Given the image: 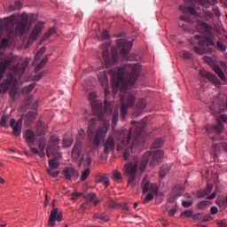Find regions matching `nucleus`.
<instances>
[{
	"label": "nucleus",
	"mask_w": 227,
	"mask_h": 227,
	"mask_svg": "<svg viewBox=\"0 0 227 227\" xmlns=\"http://www.w3.org/2000/svg\"><path fill=\"white\" fill-rule=\"evenodd\" d=\"M134 134H135V138L133 140L131 147L124 151V154H123L124 160H129V157H130V151L134 153L136 152V149L137 148V146H139V143H140L139 137H141V136L143 135L142 124H139L136 127Z\"/></svg>",
	"instance_id": "nucleus-8"
},
{
	"label": "nucleus",
	"mask_w": 227,
	"mask_h": 227,
	"mask_svg": "<svg viewBox=\"0 0 227 227\" xmlns=\"http://www.w3.org/2000/svg\"><path fill=\"white\" fill-rule=\"evenodd\" d=\"M73 159H77L81 157V145L79 144L75 145L72 151Z\"/></svg>",
	"instance_id": "nucleus-35"
},
{
	"label": "nucleus",
	"mask_w": 227,
	"mask_h": 227,
	"mask_svg": "<svg viewBox=\"0 0 227 227\" xmlns=\"http://www.w3.org/2000/svg\"><path fill=\"white\" fill-rule=\"evenodd\" d=\"M13 19L6 18L5 20H0V49H6L10 45V40H12V35H8L7 36L3 37V29H5L7 33H10L13 29ZM14 58L5 59L0 61V81L4 76L6 70H12V72H18L19 66L14 65Z\"/></svg>",
	"instance_id": "nucleus-1"
},
{
	"label": "nucleus",
	"mask_w": 227,
	"mask_h": 227,
	"mask_svg": "<svg viewBox=\"0 0 227 227\" xmlns=\"http://www.w3.org/2000/svg\"><path fill=\"white\" fill-rule=\"evenodd\" d=\"M183 57L184 58V59H191V58H192V55H191V53L187 51H183Z\"/></svg>",
	"instance_id": "nucleus-62"
},
{
	"label": "nucleus",
	"mask_w": 227,
	"mask_h": 227,
	"mask_svg": "<svg viewBox=\"0 0 227 227\" xmlns=\"http://www.w3.org/2000/svg\"><path fill=\"white\" fill-rule=\"evenodd\" d=\"M208 19H214V14L210 11L205 12V20H208Z\"/></svg>",
	"instance_id": "nucleus-60"
},
{
	"label": "nucleus",
	"mask_w": 227,
	"mask_h": 227,
	"mask_svg": "<svg viewBox=\"0 0 227 227\" xmlns=\"http://www.w3.org/2000/svg\"><path fill=\"white\" fill-rule=\"evenodd\" d=\"M47 61H49V55H46L40 62L39 64L35 67V72H40L45 65H47Z\"/></svg>",
	"instance_id": "nucleus-30"
},
{
	"label": "nucleus",
	"mask_w": 227,
	"mask_h": 227,
	"mask_svg": "<svg viewBox=\"0 0 227 227\" xmlns=\"http://www.w3.org/2000/svg\"><path fill=\"white\" fill-rule=\"evenodd\" d=\"M113 77H117L119 82L115 83V88L121 84V91L125 93L129 86H134L137 77H139V67L137 65H125L122 67L110 71Z\"/></svg>",
	"instance_id": "nucleus-2"
},
{
	"label": "nucleus",
	"mask_w": 227,
	"mask_h": 227,
	"mask_svg": "<svg viewBox=\"0 0 227 227\" xmlns=\"http://www.w3.org/2000/svg\"><path fill=\"white\" fill-rule=\"evenodd\" d=\"M25 118V123H31L36 118V112H28Z\"/></svg>",
	"instance_id": "nucleus-37"
},
{
	"label": "nucleus",
	"mask_w": 227,
	"mask_h": 227,
	"mask_svg": "<svg viewBox=\"0 0 227 227\" xmlns=\"http://www.w3.org/2000/svg\"><path fill=\"white\" fill-rule=\"evenodd\" d=\"M200 47L201 48L198 46H194L193 47L194 52H196V54H200V56H203V54H207V48H205V46H200Z\"/></svg>",
	"instance_id": "nucleus-41"
},
{
	"label": "nucleus",
	"mask_w": 227,
	"mask_h": 227,
	"mask_svg": "<svg viewBox=\"0 0 227 227\" xmlns=\"http://www.w3.org/2000/svg\"><path fill=\"white\" fill-rule=\"evenodd\" d=\"M169 166L163 165L160 170V178H164L166 175L168 174V171H169Z\"/></svg>",
	"instance_id": "nucleus-44"
},
{
	"label": "nucleus",
	"mask_w": 227,
	"mask_h": 227,
	"mask_svg": "<svg viewBox=\"0 0 227 227\" xmlns=\"http://www.w3.org/2000/svg\"><path fill=\"white\" fill-rule=\"evenodd\" d=\"M203 60L205 61V63H207V65H209V67H212V65H214V60L212 59V58H210L208 56L203 57Z\"/></svg>",
	"instance_id": "nucleus-54"
},
{
	"label": "nucleus",
	"mask_w": 227,
	"mask_h": 227,
	"mask_svg": "<svg viewBox=\"0 0 227 227\" xmlns=\"http://www.w3.org/2000/svg\"><path fill=\"white\" fill-rule=\"evenodd\" d=\"M99 220L104 221V223H108L109 215H106V213H102L101 215H99Z\"/></svg>",
	"instance_id": "nucleus-56"
},
{
	"label": "nucleus",
	"mask_w": 227,
	"mask_h": 227,
	"mask_svg": "<svg viewBox=\"0 0 227 227\" xmlns=\"http://www.w3.org/2000/svg\"><path fill=\"white\" fill-rule=\"evenodd\" d=\"M96 182H98V184H104L106 187L109 186V179L104 175L98 176L96 177Z\"/></svg>",
	"instance_id": "nucleus-32"
},
{
	"label": "nucleus",
	"mask_w": 227,
	"mask_h": 227,
	"mask_svg": "<svg viewBox=\"0 0 227 227\" xmlns=\"http://www.w3.org/2000/svg\"><path fill=\"white\" fill-rule=\"evenodd\" d=\"M90 169L87 168L85 169L81 176V182H84V180H86V178H88L90 176Z\"/></svg>",
	"instance_id": "nucleus-48"
},
{
	"label": "nucleus",
	"mask_w": 227,
	"mask_h": 227,
	"mask_svg": "<svg viewBox=\"0 0 227 227\" xmlns=\"http://www.w3.org/2000/svg\"><path fill=\"white\" fill-rule=\"evenodd\" d=\"M195 38H197V40H200L198 42V45H200V47H205V45H207V52H209L210 54L211 52H214V50L211 47H215V43H214V40H212V38L201 37V35H196Z\"/></svg>",
	"instance_id": "nucleus-14"
},
{
	"label": "nucleus",
	"mask_w": 227,
	"mask_h": 227,
	"mask_svg": "<svg viewBox=\"0 0 227 227\" xmlns=\"http://www.w3.org/2000/svg\"><path fill=\"white\" fill-rule=\"evenodd\" d=\"M132 137V129L129 130L128 134H125L123 132L120 133V137H118V140L121 141L119 144H117V152H121L123 148L130 143V138Z\"/></svg>",
	"instance_id": "nucleus-12"
},
{
	"label": "nucleus",
	"mask_w": 227,
	"mask_h": 227,
	"mask_svg": "<svg viewBox=\"0 0 227 227\" xmlns=\"http://www.w3.org/2000/svg\"><path fill=\"white\" fill-rule=\"evenodd\" d=\"M25 139L27 143L28 146L30 147L31 152L35 155H39L41 159H43L45 157V145H47V140L45 139V137H41L38 139V148L33 147L35 146V141L36 139V134L33 132L31 129H27L25 133Z\"/></svg>",
	"instance_id": "nucleus-5"
},
{
	"label": "nucleus",
	"mask_w": 227,
	"mask_h": 227,
	"mask_svg": "<svg viewBox=\"0 0 227 227\" xmlns=\"http://www.w3.org/2000/svg\"><path fill=\"white\" fill-rule=\"evenodd\" d=\"M95 200H97V193L91 192V193L87 194V202L86 203L95 201Z\"/></svg>",
	"instance_id": "nucleus-49"
},
{
	"label": "nucleus",
	"mask_w": 227,
	"mask_h": 227,
	"mask_svg": "<svg viewBox=\"0 0 227 227\" xmlns=\"http://www.w3.org/2000/svg\"><path fill=\"white\" fill-rule=\"evenodd\" d=\"M192 200H184L182 205L184 207V208H189V207H192Z\"/></svg>",
	"instance_id": "nucleus-58"
},
{
	"label": "nucleus",
	"mask_w": 227,
	"mask_h": 227,
	"mask_svg": "<svg viewBox=\"0 0 227 227\" xmlns=\"http://www.w3.org/2000/svg\"><path fill=\"white\" fill-rule=\"evenodd\" d=\"M124 175L129 176V184H134L138 171H143V158L134 156L133 160L124 165Z\"/></svg>",
	"instance_id": "nucleus-7"
},
{
	"label": "nucleus",
	"mask_w": 227,
	"mask_h": 227,
	"mask_svg": "<svg viewBox=\"0 0 227 227\" xmlns=\"http://www.w3.org/2000/svg\"><path fill=\"white\" fill-rule=\"evenodd\" d=\"M165 140L162 137L156 138L154 142L153 143L152 148L157 149V148H162L164 146Z\"/></svg>",
	"instance_id": "nucleus-33"
},
{
	"label": "nucleus",
	"mask_w": 227,
	"mask_h": 227,
	"mask_svg": "<svg viewBox=\"0 0 227 227\" xmlns=\"http://www.w3.org/2000/svg\"><path fill=\"white\" fill-rule=\"evenodd\" d=\"M192 210H186V211H184L181 215L182 217H192Z\"/></svg>",
	"instance_id": "nucleus-57"
},
{
	"label": "nucleus",
	"mask_w": 227,
	"mask_h": 227,
	"mask_svg": "<svg viewBox=\"0 0 227 227\" xmlns=\"http://www.w3.org/2000/svg\"><path fill=\"white\" fill-rule=\"evenodd\" d=\"M129 207L130 205L129 203H124L121 205L120 208L122 212H124V214H127V212H130Z\"/></svg>",
	"instance_id": "nucleus-50"
},
{
	"label": "nucleus",
	"mask_w": 227,
	"mask_h": 227,
	"mask_svg": "<svg viewBox=\"0 0 227 227\" xmlns=\"http://www.w3.org/2000/svg\"><path fill=\"white\" fill-rule=\"evenodd\" d=\"M104 207H106V208H108V210H118L121 207V204L117 203L116 201H114V200H113V198L109 197L106 200Z\"/></svg>",
	"instance_id": "nucleus-24"
},
{
	"label": "nucleus",
	"mask_w": 227,
	"mask_h": 227,
	"mask_svg": "<svg viewBox=\"0 0 227 227\" xmlns=\"http://www.w3.org/2000/svg\"><path fill=\"white\" fill-rule=\"evenodd\" d=\"M136 100V97L134 95L129 94L128 96L127 103L121 102V120H125V116L129 113V107H132L134 106V101Z\"/></svg>",
	"instance_id": "nucleus-13"
},
{
	"label": "nucleus",
	"mask_w": 227,
	"mask_h": 227,
	"mask_svg": "<svg viewBox=\"0 0 227 227\" xmlns=\"http://www.w3.org/2000/svg\"><path fill=\"white\" fill-rule=\"evenodd\" d=\"M42 29H43V22L39 21L34 27V29L28 37L27 43H33V42H36V40H38V36H40V33H42Z\"/></svg>",
	"instance_id": "nucleus-16"
},
{
	"label": "nucleus",
	"mask_w": 227,
	"mask_h": 227,
	"mask_svg": "<svg viewBox=\"0 0 227 227\" xmlns=\"http://www.w3.org/2000/svg\"><path fill=\"white\" fill-rule=\"evenodd\" d=\"M84 165L85 166H91V156L88 153L86 155L85 160H84Z\"/></svg>",
	"instance_id": "nucleus-59"
},
{
	"label": "nucleus",
	"mask_w": 227,
	"mask_h": 227,
	"mask_svg": "<svg viewBox=\"0 0 227 227\" xmlns=\"http://www.w3.org/2000/svg\"><path fill=\"white\" fill-rule=\"evenodd\" d=\"M206 131L207 136L213 140L214 137H212V134H214V132H216V134H223V132H224V125H223V123H221V121H218V123L216 125H207L206 126Z\"/></svg>",
	"instance_id": "nucleus-15"
},
{
	"label": "nucleus",
	"mask_w": 227,
	"mask_h": 227,
	"mask_svg": "<svg viewBox=\"0 0 227 227\" xmlns=\"http://www.w3.org/2000/svg\"><path fill=\"white\" fill-rule=\"evenodd\" d=\"M22 3L20 1L15 2L14 5H10V10H20Z\"/></svg>",
	"instance_id": "nucleus-52"
},
{
	"label": "nucleus",
	"mask_w": 227,
	"mask_h": 227,
	"mask_svg": "<svg viewBox=\"0 0 227 227\" xmlns=\"http://www.w3.org/2000/svg\"><path fill=\"white\" fill-rule=\"evenodd\" d=\"M119 116H120V114L118 113V110H114L112 115V123L114 127H116V125H118Z\"/></svg>",
	"instance_id": "nucleus-42"
},
{
	"label": "nucleus",
	"mask_w": 227,
	"mask_h": 227,
	"mask_svg": "<svg viewBox=\"0 0 227 227\" xmlns=\"http://www.w3.org/2000/svg\"><path fill=\"white\" fill-rule=\"evenodd\" d=\"M15 123H17V121L15 119H12L10 121V127L12 128L14 136H20V134L22 133V126H19Z\"/></svg>",
	"instance_id": "nucleus-25"
},
{
	"label": "nucleus",
	"mask_w": 227,
	"mask_h": 227,
	"mask_svg": "<svg viewBox=\"0 0 227 227\" xmlns=\"http://www.w3.org/2000/svg\"><path fill=\"white\" fill-rule=\"evenodd\" d=\"M27 27V20H23L19 21L17 24V30L20 33V35H24L26 33V27Z\"/></svg>",
	"instance_id": "nucleus-27"
},
{
	"label": "nucleus",
	"mask_w": 227,
	"mask_h": 227,
	"mask_svg": "<svg viewBox=\"0 0 227 227\" xmlns=\"http://www.w3.org/2000/svg\"><path fill=\"white\" fill-rule=\"evenodd\" d=\"M113 178L114 180H121V172L118 170H114Z\"/></svg>",
	"instance_id": "nucleus-53"
},
{
	"label": "nucleus",
	"mask_w": 227,
	"mask_h": 227,
	"mask_svg": "<svg viewBox=\"0 0 227 227\" xmlns=\"http://www.w3.org/2000/svg\"><path fill=\"white\" fill-rule=\"evenodd\" d=\"M221 146L224 152L227 153V143L226 142H221Z\"/></svg>",
	"instance_id": "nucleus-64"
},
{
	"label": "nucleus",
	"mask_w": 227,
	"mask_h": 227,
	"mask_svg": "<svg viewBox=\"0 0 227 227\" xmlns=\"http://www.w3.org/2000/svg\"><path fill=\"white\" fill-rule=\"evenodd\" d=\"M141 113H143V103H138V105L136 106L133 114L134 116H140Z\"/></svg>",
	"instance_id": "nucleus-43"
},
{
	"label": "nucleus",
	"mask_w": 227,
	"mask_h": 227,
	"mask_svg": "<svg viewBox=\"0 0 227 227\" xmlns=\"http://www.w3.org/2000/svg\"><path fill=\"white\" fill-rule=\"evenodd\" d=\"M15 78H13V76L11 74L8 76V79L4 80L3 82L0 83V88L3 93H6V91L10 90V86L13 84Z\"/></svg>",
	"instance_id": "nucleus-23"
},
{
	"label": "nucleus",
	"mask_w": 227,
	"mask_h": 227,
	"mask_svg": "<svg viewBox=\"0 0 227 227\" xmlns=\"http://www.w3.org/2000/svg\"><path fill=\"white\" fill-rule=\"evenodd\" d=\"M152 157V153L151 152H147L144 154V160H143V164L145 166V164H148L150 158Z\"/></svg>",
	"instance_id": "nucleus-51"
},
{
	"label": "nucleus",
	"mask_w": 227,
	"mask_h": 227,
	"mask_svg": "<svg viewBox=\"0 0 227 227\" xmlns=\"http://www.w3.org/2000/svg\"><path fill=\"white\" fill-rule=\"evenodd\" d=\"M185 5H179V10L183 13H191L192 15H198L196 8L194 7V2L192 0H184Z\"/></svg>",
	"instance_id": "nucleus-21"
},
{
	"label": "nucleus",
	"mask_w": 227,
	"mask_h": 227,
	"mask_svg": "<svg viewBox=\"0 0 227 227\" xmlns=\"http://www.w3.org/2000/svg\"><path fill=\"white\" fill-rule=\"evenodd\" d=\"M90 116H91V114L88 113V109H83V118H85V120H88Z\"/></svg>",
	"instance_id": "nucleus-63"
},
{
	"label": "nucleus",
	"mask_w": 227,
	"mask_h": 227,
	"mask_svg": "<svg viewBox=\"0 0 227 227\" xmlns=\"http://www.w3.org/2000/svg\"><path fill=\"white\" fill-rule=\"evenodd\" d=\"M98 79L103 88L104 86H106V84H108L109 82V81L107 80V75L104 73L99 74L98 75Z\"/></svg>",
	"instance_id": "nucleus-34"
},
{
	"label": "nucleus",
	"mask_w": 227,
	"mask_h": 227,
	"mask_svg": "<svg viewBox=\"0 0 227 227\" xmlns=\"http://www.w3.org/2000/svg\"><path fill=\"white\" fill-rule=\"evenodd\" d=\"M143 191L144 192H148L144 200L145 203H148L153 200L155 195H157L159 187L156 184H151L150 182L145 181Z\"/></svg>",
	"instance_id": "nucleus-10"
},
{
	"label": "nucleus",
	"mask_w": 227,
	"mask_h": 227,
	"mask_svg": "<svg viewBox=\"0 0 227 227\" xmlns=\"http://www.w3.org/2000/svg\"><path fill=\"white\" fill-rule=\"evenodd\" d=\"M208 205H212V202L208 200H202L198 203V208L200 210H206V208H208Z\"/></svg>",
	"instance_id": "nucleus-38"
},
{
	"label": "nucleus",
	"mask_w": 227,
	"mask_h": 227,
	"mask_svg": "<svg viewBox=\"0 0 227 227\" xmlns=\"http://www.w3.org/2000/svg\"><path fill=\"white\" fill-rule=\"evenodd\" d=\"M95 127H97V118H91L89 121L88 127V139L90 143H92L93 146H98L102 141L106 137L107 134V130H109V121L105 120L103 123L99 126L98 129L95 134Z\"/></svg>",
	"instance_id": "nucleus-3"
},
{
	"label": "nucleus",
	"mask_w": 227,
	"mask_h": 227,
	"mask_svg": "<svg viewBox=\"0 0 227 227\" xmlns=\"http://www.w3.org/2000/svg\"><path fill=\"white\" fill-rule=\"evenodd\" d=\"M194 2L200 3V4H201L205 8H208V6L215 4V3H217V0H194Z\"/></svg>",
	"instance_id": "nucleus-31"
},
{
	"label": "nucleus",
	"mask_w": 227,
	"mask_h": 227,
	"mask_svg": "<svg viewBox=\"0 0 227 227\" xmlns=\"http://www.w3.org/2000/svg\"><path fill=\"white\" fill-rule=\"evenodd\" d=\"M35 86H36V84L31 83L29 86L25 87L23 89V93H26L27 95H29V93H31L33 91V90H35Z\"/></svg>",
	"instance_id": "nucleus-46"
},
{
	"label": "nucleus",
	"mask_w": 227,
	"mask_h": 227,
	"mask_svg": "<svg viewBox=\"0 0 227 227\" xmlns=\"http://www.w3.org/2000/svg\"><path fill=\"white\" fill-rule=\"evenodd\" d=\"M212 189H214V185H212V184H207V187L205 191L199 192V198L208 196V194L212 192Z\"/></svg>",
	"instance_id": "nucleus-29"
},
{
	"label": "nucleus",
	"mask_w": 227,
	"mask_h": 227,
	"mask_svg": "<svg viewBox=\"0 0 227 227\" xmlns=\"http://www.w3.org/2000/svg\"><path fill=\"white\" fill-rule=\"evenodd\" d=\"M10 121V116L9 115H4L1 118L0 121V125L1 127H4L5 129H8V121Z\"/></svg>",
	"instance_id": "nucleus-40"
},
{
	"label": "nucleus",
	"mask_w": 227,
	"mask_h": 227,
	"mask_svg": "<svg viewBox=\"0 0 227 227\" xmlns=\"http://www.w3.org/2000/svg\"><path fill=\"white\" fill-rule=\"evenodd\" d=\"M200 75L201 77H205L206 79H208L210 82H213L216 88H221L223 86V83L219 79H217V76L212 73L207 72L205 69H200Z\"/></svg>",
	"instance_id": "nucleus-18"
},
{
	"label": "nucleus",
	"mask_w": 227,
	"mask_h": 227,
	"mask_svg": "<svg viewBox=\"0 0 227 227\" xmlns=\"http://www.w3.org/2000/svg\"><path fill=\"white\" fill-rule=\"evenodd\" d=\"M213 70L216 74V75H218V77H220V79L222 81L226 82V75H224L223 69H221V67H219V66H215V65L213 66Z\"/></svg>",
	"instance_id": "nucleus-28"
},
{
	"label": "nucleus",
	"mask_w": 227,
	"mask_h": 227,
	"mask_svg": "<svg viewBox=\"0 0 227 227\" xmlns=\"http://www.w3.org/2000/svg\"><path fill=\"white\" fill-rule=\"evenodd\" d=\"M52 35H54V29L51 28L49 29L45 35H44V38H51V36H52Z\"/></svg>",
	"instance_id": "nucleus-61"
},
{
	"label": "nucleus",
	"mask_w": 227,
	"mask_h": 227,
	"mask_svg": "<svg viewBox=\"0 0 227 227\" xmlns=\"http://www.w3.org/2000/svg\"><path fill=\"white\" fill-rule=\"evenodd\" d=\"M65 180H77L79 178V171L74 167H66L62 171Z\"/></svg>",
	"instance_id": "nucleus-17"
},
{
	"label": "nucleus",
	"mask_w": 227,
	"mask_h": 227,
	"mask_svg": "<svg viewBox=\"0 0 227 227\" xmlns=\"http://www.w3.org/2000/svg\"><path fill=\"white\" fill-rule=\"evenodd\" d=\"M74 143V140L72 138H63V146L64 148H70L72 146V144Z\"/></svg>",
	"instance_id": "nucleus-45"
},
{
	"label": "nucleus",
	"mask_w": 227,
	"mask_h": 227,
	"mask_svg": "<svg viewBox=\"0 0 227 227\" xmlns=\"http://www.w3.org/2000/svg\"><path fill=\"white\" fill-rule=\"evenodd\" d=\"M197 29L200 33H205V31L210 30V26L201 20L197 21Z\"/></svg>",
	"instance_id": "nucleus-26"
},
{
	"label": "nucleus",
	"mask_w": 227,
	"mask_h": 227,
	"mask_svg": "<svg viewBox=\"0 0 227 227\" xmlns=\"http://www.w3.org/2000/svg\"><path fill=\"white\" fill-rule=\"evenodd\" d=\"M46 51H47V48L45 47L40 48L35 56L34 61H40V59H42V56H43Z\"/></svg>",
	"instance_id": "nucleus-36"
},
{
	"label": "nucleus",
	"mask_w": 227,
	"mask_h": 227,
	"mask_svg": "<svg viewBox=\"0 0 227 227\" xmlns=\"http://www.w3.org/2000/svg\"><path fill=\"white\" fill-rule=\"evenodd\" d=\"M216 45H217L218 49H219L220 51H222V52H225V51H226V46L223 43V42L218 41V42L216 43Z\"/></svg>",
	"instance_id": "nucleus-55"
},
{
	"label": "nucleus",
	"mask_w": 227,
	"mask_h": 227,
	"mask_svg": "<svg viewBox=\"0 0 227 227\" xmlns=\"http://www.w3.org/2000/svg\"><path fill=\"white\" fill-rule=\"evenodd\" d=\"M47 172L50 175V176H52L53 178H58L59 176V171H54L53 168H48Z\"/></svg>",
	"instance_id": "nucleus-47"
},
{
	"label": "nucleus",
	"mask_w": 227,
	"mask_h": 227,
	"mask_svg": "<svg viewBox=\"0 0 227 227\" xmlns=\"http://www.w3.org/2000/svg\"><path fill=\"white\" fill-rule=\"evenodd\" d=\"M162 160H164V151L162 150L155 151L150 161V166H153V168H154V166H158V164H160Z\"/></svg>",
	"instance_id": "nucleus-22"
},
{
	"label": "nucleus",
	"mask_w": 227,
	"mask_h": 227,
	"mask_svg": "<svg viewBox=\"0 0 227 227\" xmlns=\"http://www.w3.org/2000/svg\"><path fill=\"white\" fill-rule=\"evenodd\" d=\"M56 221H58V223H61V221H63V214L58 212V208H53L51 212V215L48 220V226L50 227L56 226Z\"/></svg>",
	"instance_id": "nucleus-19"
},
{
	"label": "nucleus",
	"mask_w": 227,
	"mask_h": 227,
	"mask_svg": "<svg viewBox=\"0 0 227 227\" xmlns=\"http://www.w3.org/2000/svg\"><path fill=\"white\" fill-rule=\"evenodd\" d=\"M103 59L105 63V67L106 68H111L113 65H116L118 63V50L116 48H112V58L109 57V50L106 49L103 51Z\"/></svg>",
	"instance_id": "nucleus-9"
},
{
	"label": "nucleus",
	"mask_w": 227,
	"mask_h": 227,
	"mask_svg": "<svg viewBox=\"0 0 227 227\" xmlns=\"http://www.w3.org/2000/svg\"><path fill=\"white\" fill-rule=\"evenodd\" d=\"M103 153L105 155H109L111 152H114L116 149V142L114 140V137L108 136L107 138L103 142Z\"/></svg>",
	"instance_id": "nucleus-11"
},
{
	"label": "nucleus",
	"mask_w": 227,
	"mask_h": 227,
	"mask_svg": "<svg viewBox=\"0 0 227 227\" xmlns=\"http://www.w3.org/2000/svg\"><path fill=\"white\" fill-rule=\"evenodd\" d=\"M219 152H221V146H219V144H213L211 145L212 155H214L215 157H217V153H219Z\"/></svg>",
	"instance_id": "nucleus-39"
},
{
	"label": "nucleus",
	"mask_w": 227,
	"mask_h": 227,
	"mask_svg": "<svg viewBox=\"0 0 227 227\" xmlns=\"http://www.w3.org/2000/svg\"><path fill=\"white\" fill-rule=\"evenodd\" d=\"M111 95V90H109V86L105 85V107L102 106V101L100 100H91L90 106L92 107V113L95 116H98L99 121L104 120L106 113L111 111V106H109V96Z\"/></svg>",
	"instance_id": "nucleus-6"
},
{
	"label": "nucleus",
	"mask_w": 227,
	"mask_h": 227,
	"mask_svg": "<svg viewBox=\"0 0 227 227\" xmlns=\"http://www.w3.org/2000/svg\"><path fill=\"white\" fill-rule=\"evenodd\" d=\"M59 138L53 135L51 136L48 145L46 146V155L49 160L50 169H58L59 168V163L57 160L61 159V153H59Z\"/></svg>",
	"instance_id": "nucleus-4"
},
{
	"label": "nucleus",
	"mask_w": 227,
	"mask_h": 227,
	"mask_svg": "<svg viewBox=\"0 0 227 227\" xmlns=\"http://www.w3.org/2000/svg\"><path fill=\"white\" fill-rule=\"evenodd\" d=\"M117 45L122 56H127V54H129L132 49V42H128L125 39H119L117 41Z\"/></svg>",
	"instance_id": "nucleus-20"
}]
</instances>
